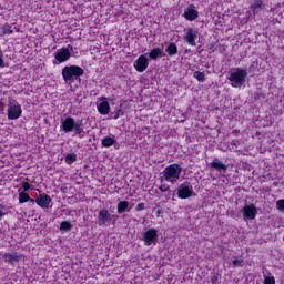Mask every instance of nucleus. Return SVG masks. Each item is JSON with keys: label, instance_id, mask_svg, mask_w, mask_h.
Here are the masks:
<instances>
[{"label": "nucleus", "instance_id": "12", "mask_svg": "<svg viewBox=\"0 0 284 284\" xmlns=\"http://www.w3.org/2000/svg\"><path fill=\"white\" fill-rule=\"evenodd\" d=\"M74 118L72 116H67L64 120H61V125L60 129L68 134V132H73L74 131Z\"/></svg>", "mask_w": 284, "mask_h": 284}, {"label": "nucleus", "instance_id": "40", "mask_svg": "<svg viewBox=\"0 0 284 284\" xmlns=\"http://www.w3.org/2000/svg\"><path fill=\"white\" fill-rule=\"evenodd\" d=\"M0 8H1V4H0Z\"/></svg>", "mask_w": 284, "mask_h": 284}, {"label": "nucleus", "instance_id": "13", "mask_svg": "<svg viewBox=\"0 0 284 284\" xmlns=\"http://www.w3.org/2000/svg\"><path fill=\"white\" fill-rule=\"evenodd\" d=\"M50 203H52V197L45 193L40 194L37 199V205L43 210H48L50 207Z\"/></svg>", "mask_w": 284, "mask_h": 284}, {"label": "nucleus", "instance_id": "2", "mask_svg": "<svg viewBox=\"0 0 284 284\" xmlns=\"http://www.w3.org/2000/svg\"><path fill=\"white\" fill-rule=\"evenodd\" d=\"M84 74L85 70L79 65L73 64L62 69V79L65 81V83H74V79H78V77H83Z\"/></svg>", "mask_w": 284, "mask_h": 284}, {"label": "nucleus", "instance_id": "27", "mask_svg": "<svg viewBox=\"0 0 284 284\" xmlns=\"http://www.w3.org/2000/svg\"><path fill=\"white\" fill-rule=\"evenodd\" d=\"M194 79H196V81H199V83H205V73L201 72V71H195L193 73Z\"/></svg>", "mask_w": 284, "mask_h": 284}, {"label": "nucleus", "instance_id": "8", "mask_svg": "<svg viewBox=\"0 0 284 284\" xmlns=\"http://www.w3.org/2000/svg\"><path fill=\"white\" fill-rule=\"evenodd\" d=\"M244 221H254L258 214V210L256 209V204H246L243 210Z\"/></svg>", "mask_w": 284, "mask_h": 284}, {"label": "nucleus", "instance_id": "28", "mask_svg": "<svg viewBox=\"0 0 284 284\" xmlns=\"http://www.w3.org/2000/svg\"><path fill=\"white\" fill-rule=\"evenodd\" d=\"M64 161L68 165H72V163H75L77 161V155L74 153H69L65 158Z\"/></svg>", "mask_w": 284, "mask_h": 284}, {"label": "nucleus", "instance_id": "9", "mask_svg": "<svg viewBox=\"0 0 284 284\" xmlns=\"http://www.w3.org/2000/svg\"><path fill=\"white\" fill-rule=\"evenodd\" d=\"M150 65V60L144 54H141L133 63V68H135L136 72H145L148 67Z\"/></svg>", "mask_w": 284, "mask_h": 284}, {"label": "nucleus", "instance_id": "7", "mask_svg": "<svg viewBox=\"0 0 284 284\" xmlns=\"http://www.w3.org/2000/svg\"><path fill=\"white\" fill-rule=\"evenodd\" d=\"M142 241L148 247H150V245H156V242L159 241V230L154 227L149 229L143 234Z\"/></svg>", "mask_w": 284, "mask_h": 284}, {"label": "nucleus", "instance_id": "15", "mask_svg": "<svg viewBox=\"0 0 284 284\" xmlns=\"http://www.w3.org/2000/svg\"><path fill=\"white\" fill-rule=\"evenodd\" d=\"M3 258H4V263L14 265V263H19V261H21V255H19L17 252L4 253Z\"/></svg>", "mask_w": 284, "mask_h": 284}, {"label": "nucleus", "instance_id": "36", "mask_svg": "<svg viewBox=\"0 0 284 284\" xmlns=\"http://www.w3.org/2000/svg\"><path fill=\"white\" fill-rule=\"evenodd\" d=\"M219 278L216 277V276H214V277H212V284H216V281H217Z\"/></svg>", "mask_w": 284, "mask_h": 284}, {"label": "nucleus", "instance_id": "37", "mask_svg": "<svg viewBox=\"0 0 284 284\" xmlns=\"http://www.w3.org/2000/svg\"><path fill=\"white\" fill-rule=\"evenodd\" d=\"M1 54H3V51H1V49H0V55H1Z\"/></svg>", "mask_w": 284, "mask_h": 284}, {"label": "nucleus", "instance_id": "5", "mask_svg": "<svg viewBox=\"0 0 284 284\" xmlns=\"http://www.w3.org/2000/svg\"><path fill=\"white\" fill-rule=\"evenodd\" d=\"M8 119L9 121H16V119H19L21 114H23V110H21V104L14 100V98L9 97L8 102Z\"/></svg>", "mask_w": 284, "mask_h": 284}, {"label": "nucleus", "instance_id": "32", "mask_svg": "<svg viewBox=\"0 0 284 284\" xmlns=\"http://www.w3.org/2000/svg\"><path fill=\"white\" fill-rule=\"evenodd\" d=\"M143 210H145V203L143 202L138 203L135 206V212H143Z\"/></svg>", "mask_w": 284, "mask_h": 284}, {"label": "nucleus", "instance_id": "17", "mask_svg": "<svg viewBox=\"0 0 284 284\" xmlns=\"http://www.w3.org/2000/svg\"><path fill=\"white\" fill-rule=\"evenodd\" d=\"M183 17L186 21H196V19H199V11L194 8L186 9Z\"/></svg>", "mask_w": 284, "mask_h": 284}, {"label": "nucleus", "instance_id": "35", "mask_svg": "<svg viewBox=\"0 0 284 284\" xmlns=\"http://www.w3.org/2000/svg\"><path fill=\"white\" fill-rule=\"evenodd\" d=\"M6 61L3 60V54L0 55V68H3Z\"/></svg>", "mask_w": 284, "mask_h": 284}, {"label": "nucleus", "instance_id": "30", "mask_svg": "<svg viewBox=\"0 0 284 284\" xmlns=\"http://www.w3.org/2000/svg\"><path fill=\"white\" fill-rule=\"evenodd\" d=\"M276 210H278L280 212H284V199L276 201Z\"/></svg>", "mask_w": 284, "mask_h": 284}, {"label": "nucleus", "instance_id": "39", "mask_svg": "<svg viewBox=\"0 0 284 284\" xmlns=\"http://www.w3.org/2000/svg\"><path fill=\"white\" fill-rule=\"evenodd\" d=\"M114 119H119V116L115 115Z\"/></svg>", "mask_w": 284, "mask_h": 284}, {"label": "nucleus", "instance_id": "4", "mask_svg": "<svg viewBox=\"0 0 284 284\" xmlns=\"http://www.w3.org/2000/svg\"><path fill=\"white\" fill-rule=\"evenodd\" d=\"M72 52H74V47L72 44H68L65 48L58 49L54 53V65H60V63H65V61H69L70 57H72Z\"/></svg>", "mask_w": 284, "mask_h": 284}, {"label": "nucleus", "instance_id": "38", "mask_svg": "<svg viewBox=\"0 0 284 284\" xmlns=\"http://www.w3.org/2000/svg\"><path fill=\"white\" fill-rule=\"evenodd\" d=\"M187 52H190V50L186 49V50H185V53L187 54Z\"/></svg>", "mask_w": 284, "mask_h": 284}, {"label": "nucleus", "instance_id": "26", "mask_svg": "<svg viewBox=\"0 0 284 284\" xmlns=\"http://www.w3.org/2000/svg\"><path fill=\"white\" fill-rule=\"evenodd\" d=\"M74 227L71 221H62L60 224V232H70Z\"/></svg>", "mask_w": 284, "mask_h": 284}, {"label": "nucleus", "instance_id": "1", "mask_svg": "<svg viewBox=\"0 0 284 284\" xmlns=\"http://www.w3.org/2000/svg\"><path fill=\"white\" fill-rule=\"evenodd\" d=\"M181 172H183L181 165L176 163L170 164L163 170L161 181H166V183L174 185L181 179Z\"/></svg>", "mask_w": 284, "mask_h": 284}, {"label": "nucleus", "instance_id": "3", "mask_svg": "<svg viewBox=\"0 0 284 284\" xmlns=\"http://www.w3.org/2000/svg\"><path fill=\"white\" fill-rule=\"evenodd\" d=\"M227 79L231 81L232 88H241L247 79V70L237 68L234 72H231Z\"/></svg>", "mask_w": 284, "mask_h": 284}, {"label": "nucleus", "instance_id": "14", "mask_svg": "<svg viewBox=\"0 0 284 284\" xmlns=\"http://www.w3.org/2000/svg\"><path fill=\"white\" fill-rule=\"evenodd\" d=\"M100 100L102 102L98 104L99 114H102V115L110 114V102H108V98L101 97Z\"/></svg>", "mask_w": 284, "mask_h": 284}, {"label": "nucleus", "instance_id": "34", "mask_svg": "<svg viewBox=\"0 0 284 284\" xmlns=\"http://www.w3.org/2000/svg\"><path fill=\"white\" fill-rule=\"evenodd\" d=\"M22 192H26V193H28V191L30 190V183H28V182H23L22 183Z\"/></svg>", "mask_w": 284, "mask_h": 284}, {"label": "nucleus", "instance_id": "6", "mask_svg": "<svg viewBox=\"0 0 284 284\" xmlns=\"http://www.w3.org/2000/svg\"><path fill=\"white\" fill-rule=\"evenodd\" d=\"M119 219V215L110 213L108 209H101L98 212V225L103 226L110 223H114Z\"/></svg>", "mask_w": 284, "mask_h": 284}, {"label": "nucleus", "instance_id": "33", "mask_svg": "<svg viewBox=\"0 0 284 284\" xmlns=\"http://www.w3.org/2000/svg\"><path fill=\"white\" fill-rule=\"evenodd\" d=\"M160 192H168L170 190V185L168 184H161L159 186Z\"/></svg>", "mask_w": 284, "mask_h": 284}, {"label": "nucleus", "instance_id": "22", "mask_svg": "<svg viewBox=\"0 0 284 284\" xmlns=\"http://www.w3.org/2000/svg\"><path fill=\"white\" fill-rule=\"evenodd\" d=\"M0 37H6V34H14V29H12V24L4 23L0 29Z\"/></svg>", "mask_w": 284, "mask_h": 284}, {"label": "nucleus", "instance_id": "21", "mask_svg": "<svg viewBox=\"0 0 284 284\" xmlns=\"http://www.w3.org/2000/svg\"><path fill=\"white\" fill-rule=\"evenodd\" d=\"M114 143H116V136L113 135V136H104L102 140H101V145L102 148H112V145H114Z\"/></svg>", "mask_w": 284, "mask_h": 284}, {"label": "nucleus", "instance_id": "16", "mask_svg": "<svg viewBox=\"0 0 284 284\" xmlns=\"http://www.w3.org/2000/svg\"><path fill=\"white\" fill-rule=\"evenodd\" d=\"M210 168L217 172H227V165L219 160V158H215L213 162L210 163Z\"/></svg>", "mask_w": 284, "mask_h": 284}, {"label": "nucleus", "instance_id": "29", "mask_svg": "<svg viewBox=\"0 0 284 284\" xmlns=\"http://www.w3.org/2000/svg\"><path fill=\"white\" fill-rule=\"evenodd\" d=\"M232 265H233L234 268L243 267V258H235V260H233Z\"/></svg>", "mask_w": 284, "mask_h": 284}, {"label": "nucleus", "instance_id": "11", "mask_svg": "<svg viewBox=\"0 0 284 284\" xmlns=\"http://www.w3.org/2000/svg\"><path fill=\"white\" fill-rule=\"evenodd\" d=\"M194 193V189L187 185V183H182L178 189V196L182 200L190 199Z\"/></svg>", "mask_w": 284, "mask_h": 284}, {"label": "nucleus", "instance_id": "23", "mask_svg": "<svg viewBox=\"0 0 284 284\" xmlns=\"http://www.w3.org/2000/svg\"><path fill=\"white\" fill-rule=\"evenodd\" d=\"M165 52L169 54V57H175V54H179V47L176 45V43L171 42L166 47Z\"/></svg>", "mask_w": 284, "mask_h": 284}, {"label": "nucleus", "instance_id": "10", "mask_svg": "<svg viewBox=\"0 0 284 284\" xmlns=\"http://www.w3.org/2000/svg\"><path fill=\"white\" fill-rule=\"evenodd\" d=\"M199 39V30L189 28L184 36V41L189 43L192 48L196 47V40Z\"/></svg>", "mask_w": 284, "mask_h": 284}, {"label": "nucleus", "instance_id": "20", "mask_svg": "<svg viewBox=\"0 0 284 284\" xmlns=\"http://www.w3.org/2000/svg\"><path fill=\"white\" fill-rule=\"evenodd\" d=\"M162 57H165L163 49L161 48H154L149 52V58L152 59V61H156L158 59H161Z\"/></svg>", "mask_w": 284, "mask_h": 284}, {"label": "nucleus", "instance_id": "19", "mask_svg": "<svg viewBox=\"0 0 284 284\" xmlns=\"http://www.w3.org/2000/svg\"><path fill=\"white\" fill-rule=\"evenodd\" d=\"M263 8H265L263 0H254V2L250 6V10L253 12V14H258Z\"/></svg>", "mask_w": 284, "mask_h": 284}, {"label": "nucleus", "instance_id": "18", "mask_svg": "<svg viewBox=\"0 0 284 284\" xmlns=\"http://www.w3.org/2000/svg\"><path fill=\"white\" fill-rule=\"evenodd\" d=\"M73 132L75 136H79V139H83V134H85V131H83V121L77 120L73 125Z\"/></svg>", "mask_w": 284, "mask_h": 284}, {"label": "nucleus", "instance_id": "24", "mask_svg": "<svg viewBox=\"0 0 284 284\" xmlns=\"http://www.w3.org/2000/svg\"><path fill=\"white\" fill-rule=\"evenodd\" d=\"M129 207H130V202H128L125 200L120 201L118 203V214H125V212H128Z\"/></svg>", "mask_w": 284, "mask_h": 284}, {"label": "nucleus", "instance_id": "31", "mask_svg": "<svg viewBox=\"0 0 284 284\" xmlns=\"http://www.w3.org/2000/svg\"><path fill=\"white\" fill-rule=\"evenodd\" d=\"M264 284H276V278L274 276H264Z\"/></svg>", "mask_w": 284, "mask_h": 284}, {"label": "nucleus", "instance_id": "25", "mask_svg": "<svg viewBox=\"0 0 284 284\" xmlns=\"http://www.w3.org/2000/svg\"><path fill=\"white\" fill-rule=\"evenodd\" d=\"M34 203V199L30 197V194L26 192L19 193V203Z\"/></svg>", "mask_w": 284, "mask_h": 284}]
</instances>
